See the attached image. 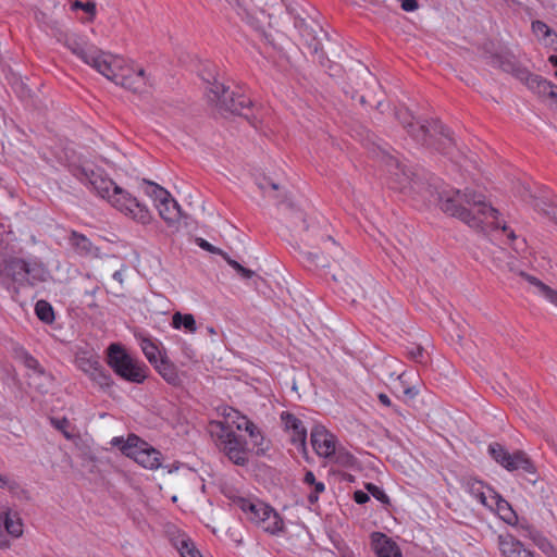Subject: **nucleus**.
I'll return each mask as SVG.
<instances>
[{"label": "nucleus", "mask_w": 557, "mask_h": 557, "mask_svg": "<svg viewBox=\"0 0 557 557\" xmlns=\"http://www.w3.org/2000/svg\"><path fill=\"white\" fill-rule=\"evenodd\" d=\"M436 194L438 206L445 214L459 219L476 232L498 226L499 211L486 202L484 195L471 188H443Z\"/></svg>", "instance_id": "obj_1"}, {"label": "nucleus", "mask_w": 557, "mask_h": 557, "mask_svg": "<svg viewBox=\"0 0 557 557\" xmlns=\"http://www.w3.org/2000/svg\"><path fill=\"white\" fill-rule=\"evenodd\" d=\"M73 175L82 183L89 185L99 197L106 199L125 215L141 224H148L151 221V213L148 208L127 190L117 186L102 171L77 166L73 169Z\"/></svg>", "instance_id": "obj_2"}, {"label": "nucleus", "mask_w": 557, "mask_h": 557, "mask_svg": "<svg viewBox=\"0 0 557 557\" xmlns=\"http://www.w3.org/2000/svg\"><path fill=\"white\" fill-rule=\"evenodd\" d=\"M288 222L294 244L310 262L325 268L343 256L342 247L331 236H319L314 228L310 230L302 211L293 210Z\"/></svg>", "instance_id": "obj_3"}, {"label": "nucleus", "mask_w": 557, "mask_h": 557, "mask_svg": "<svg viewBox=\"0 0 557 557\" xmlns=\"http://www.w3.org/2000/svg\"><path fill=\"white\" fill-rule=\"evenodd\" d=\"M396 119L413 140L428 148L435 149L443 154L450 156L455 149V141L438 120L414 121L411 112L407 109H399L395 113Z\"/></svg>", "instance_id": "obj_4"}, {"label": "nucleus", "mask_w": 557, "mask_h": 557, "mask_svg": "<svg viewBox=\"0 0 557 557\" xmlns=\"http://www.w3.org/2000/svg\"><path fill=\"white\" fill-rule=\"evenodd\" d=\"M96 70L108 79L134 94H143L147 90L144 69H134L121 57L104 55L97 62Z\"/></svg>", "instance_id": "obj_5"}, {"label": "nucleus", "mask_w": 557, "mask_h": 557, "mask_svg": "<svg viewBox=\"0 0 557 557\" xmlns=\"http://www.w3.org/2000/svg\"><path fill=\"white\" fill-rule=\"evenodd\" d=\"M376 158L385 166L389 183L394 189L407 194H433L432 186L424 182L420 174L400 162L385 150H379Z\"/></svg>", "instance_id": "obj_6"}, {"label": "nucleus", "mask_w": 557, "mask_h": 557, "mask_svg": "<svg viewBox=\"0 0 557 557\" xmlns=\"http://www.w3.org/2000/svg\"><path fill=\"white\" fill-rule=\"evenodd\" d=\"M206 96L209 104L221 113H232L249 119L246 111L250 110L251 100L240 92L237 86L213 78L208 83Z\"/></svg>", "instance_id": "obj_7"}, {"label": "nucleus", "mask_w": 557, "mask_h": 557, "mask_svg": "<svg viewBox=\"0 0 557 557\" xmlns=\"http://www.w3.org/2000/svg\"><path fill=\"white\" fill-rule=\"evenodd\" d=\"M500 69L519 79L529 90L557 108V86L523 66L513 55L499 58Z\"/></svg>", "instance_id": "obj_8"}, {"label": "nucleus", "mask_w": 557, "mask_h": 557, "mask_svg": "<svg viewBox=\"0 0 557 557\" xmlns=\"http://www.w3.org/2000/svg\"><path fill=\"white\" fill-rule=\"evenodd\" d=\"M4 271L20 286H35L50 277L48 269L38 261L11 258L5 262Z\"/></svg>", "instance_id": "obj_9"}, {"label": "nucleus", "mask_w": 557, "mask_h": 557, "mask_svg": "<svg viewBox=\"0 0 557 557\" xmlns=\"http://www.w3.org/2000/svg\"><path fill=\"white\" fill-rule=\"evenodd\" d=\"M111 443L113 446H119L125 456L133 458L146 469L154 470L161 466L160 451L134 434L128 435L125 441L122 437H114Z\"/></svg>", "instance_id": "obj_10"}, {"label": "nucleus", "mask_w": 557, "mask_h": 557, "mask_svg": "<svg viewBox=\"0 0 557 557\" xmlns=\"http://www.w3.org/2000/svg\"><path fill=\"white\" fill-rule=\"evenodd\" d=\"M211 432L215 433L219 445L225 456L237 466H245L248 461L246 441L238 436L224 422H212Z\"/></svg>", "instance_id": "obj_11"}, {"label": "nucleus", "mask_w": 557, "mask_h": 557, "mask_svg": "<svg viewBox=\"0 0 557 557\" xmlns=\"http://www.w3.org/2000/svg\"><path fill=\"white\" fill-rule=\"evenodd\" d=\"M108 363L116 374L126 381L141 383L146 379L145 368L116 344L109 347Z\"/></svg>", "instance_id": "obj_12"}, {"label": "nucleus", "mask_w": 557, "mask_h": 557, "mask_svg": "<svg viewBox=\"0 0 557 557\" xmlns=\"http://www.w3.org/2000/svg\"><path fill=\"white\" fill-rule=\"evenodd\" d=\"M488 453L506 470L516 471L521 469L531 475L528 479L529 482L533 484L536 482L535 467L524 451L518 450L510 454L503 445L492 443L488 446Z\"/></svg>", "instance_id": "obj_13"}, {"label": "nucleus", "mask_w": 557, "mask_h": 557, "mask_svg": "<svg viewBox=\"0 0 557 557\" xmlns=\"http://www.w3.org/2000/svg\"><path fill=\"white\" fill-rule=\"evenodd\" d=\"M143 183L150 187L146 194L154 200L160 218L168 225H174L178 222L181 219V207L171 194L165 188L145 178Z\"/></svg>", "instance_id": "obj_14"}, {"label": "nucleus", "mask_w": 557, "mask_h": 557, "mask_svg": "<svg viewBox=\"0 0 557 557\" xmlns=\"http://www.w3.org/2000/svg\"><path fill=\"white\" fill-rule=\"evenodd\" d=\"M64 44L73 54L94 69H96L97 62L103 59L104 55H111L96 49H87L86 42L76 35H66Z\"/></svg>", "instance_id": "obj_15"}, {"label": "nucleus", "mask_w": 557, "mask_h": 557, "mask_svg": "<svg viewBox=\"0 0 557 557\" xmlns=\"http://www.w3.org/2000/svg\"><path fill=\"white\" fill-rule=\"evenodd\" d=\"M310 442L315 453L327 458L335 453V437L323 425H314L310 433Z\"/></svg>", "instance_id": "obj_16"}, {"label": "nucleus", "mask_w": 557, "mask_h": 557, "mask_svg": "<svg viewBox=\"0 0 557 557\" xmlns=\"http://www.w3.org/2000/svg\"><path fill=\"white\" fill-rule=\"evenodd\" d=\"M237 14L242 17V20L246 21L248 25L260 32L270 44H273V41L270 39V35L265 30V25L269 24V16L263 10L251 11L249 8L238 1Z\"/></svg>", "instance_id": "obj_17"}, {"label": "nucleus", "mask_w": 557, "mask_h": 557, "mask_svg": "<svg viewBox=\"0 0 557 557\" xmlns=\"http://www.w3.org/2000/svg\"><path fill=\"white\" fill-rule=\"evenodd\" d=\"M497 544L504 557H534L533 553L524 548L523 544L510 533L498 534Z\"/></svg>", "instance_id": "obj_18"}, {"label": "nucleus", "mask_w": 557, "mask_h": 557, "mask_svg": "<svg viewBox=\"0 0 557 557\" xmlns=\"http://www.w3.org/2000/svg\"><path fill=\"white\" fill-rule=\"evenodd\" d=\"M234 504L247 515L250 521L258 525L262 522V518L267 517L272 509V507L258 499L251 500L238 497L234 500Z\"/></svg>", "instance_id": "obj_19"}, {"label": "nucleus", "mask_w": 557, "mask_h": 557, "mask_svg": "<svg viewBox=\"0 0 557 557\" xmlns=\"http://www.w3.org/2000/svg\"><path fill=\"white\" fill-rule=\"evenodd\" d=\"M371 545L377 557H403L399 546L386 534L373 532Z\"/></svg>", "instance_id": "obj_20"}, {"label": "nucleus", "mask_w": 557, "mask_h": 557, "mask_svg": "<svg viewBox=\"0 0 557 557\" xmlns=\"http://www.w3.org/2000/svg\"><path fill=\"white\" fill-rule=\"evenodd\" d=\"M281 419L285 425V429L290 434V440L294 444H298L301 448H305L306 438H307V430L304 426L302 422L296 418L294 414L289 412H283L281 414Z\"/></svg>", "instance_id": "obj_21"}, {"label": "nucleus", "mask_w": 557, "mask_h": 557, "mask_svg": "<svg viewBox=\"0 0 557 557\" xmlns=\"http://www.w3.org/2000/svg\"><path fill=\"white\" fill-rule=\"evenodd\" d=\"M70 244L76 253L86 258H100V249L95 246L85 235L75 231L71 233Z\"/></svg>", "instance_id": "obj_22"}, {"label": "nucleus", "mask_w": 557, "mask_h": 557, "mask_svg": "<svg viewBox=\"0 0 557 557\" xmlns=\"http://www.w3.org/2000/svg\"><path fill=\"white\" fill-rule=\"evenodd\" d=\"M465 488L470 496L475 498L483 506L493 509L490 495L495 494V492L486 486L482 481L468 479L465 481Z\"/></svg>", "instance_id": "obj_23"}, {"label": "nucleus", "mask_w": 557, "mask_h": 557, "mask_svg": "<svg viewBox=\"0 0 557 557\" xmlns=\"http://www.w3.org/2000/svg\"><path fill=\"white\" fill-rule=\"evenodd\" d=\"M503 259L499 258L502 269H506L508 272L518 275L525 280L529 283V277H534L533 275L527 273L523 269V259L519 256H513L505 250L499 251Z\"/></svg>", "instance_id": "obj_24"}, {"label": "nucleus", "mask_w": 557, "mask_h": 557, "mask_svg": "<svg viewBox=\"0 0 557 557\" xmlns=\"http://www.w3.org/2000/svg\"><path fill=\"white\" fill-rule=\"evenodd\" d=\"M490 499L493 504V508L495 507L502 520L508 524H516L518 517L507 500L503 499L496 493L490 495Z\"/></svg>", "instance_id": "obj_25"}, {"label": "nucleus", "mask_w": 557, "mask_h": 557, "mask_svg": "<svg viewBox=\"0 0 557 557\" xmlns=\"http://www.w3.org/2000/svg\"><path fill=\"white\" fill-rule=\"evenodd\" d=\"M76 366L87 375L100 366L99 357L92 350H79L75 357Z\"/></svg>", "instance_id": "obj_26"}, {"label": "nucleus", "mask_w": 557, "mask_h": 557, "mask_svg": "<svg viewBox=\"0 0 557 557\" xmlns=\"http://www.w3.org/2000/svg\"><path fill=\"white\" fill-rule=\"evenodd\" d=\"M529 284L534 287V295L544 298L548 304L557 308V289L548 286L537 277H529Z\"/></svg>", "instance_id": "obj_27"}, {"label": "nucleus", "mask_w": 557, "mask_h": 557, "mask_svg": "<svg viewBox=\"0 0 557 557\" xmlns=\"http://www.w3.org/2000/svg\"><path fill=\"white\" fill-rule=\"evenodd\" d=\"M356 79V82H352L355 85L359 86V83H362L371 90L374 97L381 92V86L376 78L364 65L360 63L358 64Z\"/></svg>", "instance_id": "obj_28"}, {"label": "nucleus", "mask_w": 557, "mask_h": 557, "mask_svg": "<svg viewBox=\"0 0 557 557\" xmlns=\"http://www.w3.org/2000/svg\"><path fill=\"white\" fill-rule=\"evenodd\" d=\"M532 30L537 39L544 41L546 45H554L557 42V34L542 21L532 22Z\"/></svg>", "instance_id": "obj_29"}, {"label": "nucleus", "mask_w": 557, "mask_h": 557, "mask_svg": "<svg viewBox=\"0 0 557 557\" xmlns=\"http://www.w3.org/2000/svg\"><path fill=\"white\" fill-rule=\"evenodd\" d=\"M172 326L176 330L184 327L190 333L197 332V323L193 314L175 312L172 315Z\"/></svg>", "instance_id": "obj_30"}, {"label": "nucleus", "mask_w": 557, "mask_h": 557, "mask_svg": "<svg viewBox=\"0 0 557 557\" xmlns=\"http://www.w3.org/2000/svg\"><path fill=\"white\" fill-rule=\"evenodd\" d=\"M22 359L24 366L34 371V377L30 376L33 381L35 379H40L44 382H49L50 375L46 373V371L41 368L37 359H35L32 355H29L26 351L22 352Z\"/></svg>", "instance_id": "obj_31"}, {"label": "nucleus", "mask_w": 557, "mask_h": 557, "mask_svg": "<svg viewBox=\"0 0 557 557\" xmlns=\"http://www.w3.org/2000/svg\"><path fill=\"white\" fill-rule=\"evenodd\" d=\"M174 545L182 557H202L195 544L185 535L178 536L174 541Z\"/></svg>", "instance_id": "obj_32"}, {"label": "nucleus", "mask_w": 557, "mask_h": 557, "mask_svg": "<svg viewBox=\"0 0 557 557\" xmlns=\"http://www.w3.org/2000/svg\"><path fill=\"white\" fill-rule=\"evenodd\" d=\"M283 520L280 517V515L272 508L271 512L262 518V522L260 523V527L271 533L275 534L280 532L283 529Z\"/></svg>", "instance_id": "obj_33"}, {"label": "nucleus", "mask_w": 557, "mask_h": 557, "mask_svg": "<svg viewBox=\"0 0 557 557\" xmlns=\"http://www.w3.org/2000/svg\"><path fill=\"white\" fill-rule=\"evenodd\" d=\"M156 369L166 382L171 384H176L178 382L180 379L176 368L168 360L161 358L160 361L156 364Z\"/></svg>", "instance_id": "obj_34"}, {"label": "nucleus", "mask_w": 557, "mask_h": 557, "mask_svg": "<svg viewBox=\"0 0 557 557\" xmlns=\"http://www.w3.org/2000/svg\"><path fill=\"white\" fill-rule=\"evenodd\" d=\"M4 529L14 537L23 534V523L16 513L4 512Z\"/></svg>", "instance_id": "obj_35"}, {"label": "nucleus", "mask_w": 557, "mask_h": 557, "mask_svg": "<svg viewBox=\"0 0 557 557\" xmlns=\"http://www.w3.org/2000/svg\"><path fill=\"white\" fill-rule=\"evenodd\" d=\"M140 347L146 356V358L149 360L150 363L157 364L159 360L160 351L157 347V345L149 338H141L140 341Z\"/></svg>", "instance_id": "obj_36"}, {"label": "nucleus", "mask_w": 557, "mask_h": 557, "mask_svg": "<svg viewBox=\"0 0 557 557\" xmlns=\"http://www.w3.org/2000/svg\"><path fill=\"white\" fill-rule=\"evenodd\" d=\"M35 311L38 319H40L45 323H51L54 320L53 309L51 305L46 300L37 301L35 306Z\"/></svg>", "instance_id": "obj_37"}, {"label": "nucleus", "mask_w": 557, "mask_h": 557, "mask_svg": "<svg viewBox=\"0 0 557 557\" xmlns=\"http://www.w3.org/2000/svg\"><path fill=\"white\" fill-rule=\"evenodd\" d=\"M356 265V262L355 260H350L346 263V268H343L342 269V272H339L338 274H334L333 275V278L335 281H338V282H344L347 286H349L350 288H352L349 280H352L354 281V274H356V271H355V267Z\"/></svg>", "instance_id": "obj_38"}, {"label": "nucleus", "mask_w": 557, "mask_h": 557, "mask_svg": "<svg viewBox=\"0 0 557 557\" xmlns=\"http://www.w3.org/2000/svg\"><path fill=\"white\" fill-rule=\"evenodd\" d=\"M90 380H92L95 383H97L101 388L110 387L111 376L108 374L101 366L97 367L95 371L91 372V374L88 375Z\"/></svg>", "instance_id": "obj_39"}, {"label": "nucleus", "mask_w": 557, "mask_h": 557, "mask_svg": "<svg viewBox=\"0 0 557 557\" xmlns=\"http://www.w3.org/2000/svg\"><path fill=\"white\" fill-rule=\"evenodd\" d=\"M224 418L223 421L231 430H233V426H235L238 430V424L240 423V419H248L245 416H242L237 410L233 408H228L224 410Z\"/></svg>", "instance_id": "obj_40"}, {"label": "nucleus", "mask_w": 557, "mask_h": 557, "mask_svg": "<svg viewBox=\"0 0 557 557\" xmlns=\"http://www.w3.org/2000/svg\"><path fill=\"white\" fill-rule=\"evenodd\" d=\"M50 423L60 431L67 440H71L73 435L69 432L70 421L66 418H50Z\"/></svg>", "instance_id": "obj_41"}, {"label": "nucleus", "mask_w": 557, "mask_h": 557, "mask_svg": "<svg viewBox=\"0 0 557 557\" xmlns=\"http://www.w3.org/2000/svg\"><path fill=\"white\" fill-rule=\"evenodd\" d=\"M512 251L519 256L521 259L527 258V253L529 251L528 243L525 238H519L510 244Z\"/></svg>", "instance_id": "obj_42"}, {"label": "nucleus", "mask_w": 557, "mask_h": 557, "mask_svg": "<svg viewBox=\"0 0 557 557\" xmlns=\"http://www.w3.org/2000/svg\"><path fill=\"white\" fill-rule=\"evenodd\" d=\"M530 539L544 552L553 548L548 540L537 531H530Z\"/></svg>", "instance_id": "obj_43"}, {"label": "nucleus", "mask_w": 557, "mask_h": 557, "mask_svg": "<svg viewBox=\"0 0 557 557\" xmlns=\"http://www.w3.org/2000/svg\"><path fill=\"white\" fill-rule=\"evenodd\" d=\"M366 488L367 491L374 497L376 498L377 500H380L381 503L383 504H389V498L388 496L385 494V492L380 488L379 486L372 484V483H368L366 484Z\"/></svg>", "instance_id": "obj_44"}, {"label": "nucleus", "mask_w": 557, "mask_h": 557, "mask_svg": "<svg viewBox=\"0 0 557 557\" xmlns=\"http://www.w3.org/2000/svg\"><path fill=\"white\" fill-rule=\"evenodd\" d=\"M240 423L238 424V430H245L250 437L256 438L260 435L258 428L249 419H240Z\"/></svg>", "instance_id": "obj_45"}, {"label": "nucleus", "mask_w": 557, "mask_h": 557, "mask_svg": "<svg viewBox=\"0 0 557 557\" xmlns=\"http://www.w3.org/2000/svg\"><path fill=\"white\" fill-rule=\"evenodd\" d=\"M495 228H500L506 234L510 244H512L513 242H516L518 239V236L516 235L515 231L511 230L509 226H507L506 223H502L499 220H498V226L488 227L484 233H486L491 230H495Z\"/></svg>", "instance_id": "obj_46"}, {"label": "nucleus", "mask_w": 557, "mask_h": 557, "mask_svg": "<svg viewBox=\"0 0 557 557\" xmlns=\"http://www.w3.org/2000/svg\"><path fill=\"white\" fill-rule=\"evenodd\" d=\"M231 267L244 278H251L255 275L252 270L243 267L237 261H232Z\"/></svg>", "instance_id": "obj_47"}, {"label": "nucleus", "mask_w": 557, "mask_h": 557, "mask_svg": "<svg viewBox=\"0 0 557 557\" xmlns=\"http://www.w3.org/2000/svg\"><path fill=\"white\" fill-rule=\"evenodd\" d=\"M73 8L74 9H82L85 12H87L88 14H90L91 16H95V14H96V3L91 2V1H88L86 3H83L81 1H75L73 3Z\"/></svg>", "instance_id": "obj_48"}, {"label": "nucleus", "mask_w": 557, "mask_h": 557, "mask_svg": "<svg viewBox=\"0 0 557 557\" xmlns=\"http://www.w3.org/2000/svg\"><path fill=\"white\" fill-rule=\"evenodd\" d=\"M196 242H197V245L206 251H209L211 253H221L220 248L211 245L209 242H207L203 238H197Z\"/></svg>", "instance_id": "obj_49"}, {"label": "nucleus", "mask_w": 557, "mask_h": 557, "mask_svg": "<svg viewBox=\"0 0 557 557\" xmlns=\"http://www.w3.org/2000/svg\"><path fill=\"white\" fill-rule=\"evenodd\" d=\"M313 486H314V493H311L308 496V500L310 504H314L318 500V494L322 493L325 488V486L322 482H315L313 484Z\"/></svg>", "instance_id": "obj_50"}, {"label": "nucleus", "mask_w": 557, "mask_h": 557, "mask_svg": "<svg viewBox=\"0 0 557 557\" xmlns=\"http://www.w3.org/2000/svg\"><path fill=\"white\" fill-rule=\"evenodd\" d=\"M408 354L411 359L421 361V358L423 357V348L421 346H416Z\"/></svg>", "instance_id": "obj_51"}, {"label": "nucleus", "mask_w": 557, "mask_h": 557, "mask_svg": "<svg viewBox=\"0 0 557 557\" xmlns=\"http://www.w3.org/2000/svg\"><path fill=\"white\" fill-rule=\"evenodd\" d=\"M354 499L357 504H366L370 497L367 493L362 492V491H356L355 494H354Z\"/></svg>", "instance_id": "obj_52"}, {"label": "nucleus", "mask_w": 557, "mask_h": 557, "mask_svg": "<svg viewBox=\"0 0 557 557\" xmlns=\"http://www.w3.org/2000/svg\"><path fill=\"white\" fill-rule=\"evenodd\" d=\"M517 529L520 531L521 535L529 536L530 537V531H535L531 525L528 523H518V521L515 524Z\"/></svg>", "instance_id": "obj_53"}, {"label": "nucleus", "mask_w": 557, "mask_h": 557, "mask_svg": "<svg viewBox=\"0 0 557 557\" xmlns=\"http://www.w3.org/2000/svg\"><path fill=\"white\" fill-rule=\"evenodd\" d=\"M403 393L408 398H414L419 394V391L416 387H405Z\"/></svg>", "instance_id": "obj_54"}, {"label": "nucleus", "mask_w": 557, "mask_h": 557, "mask_svg": "<svg viewBox=\"0 0 557 557\" xmlns=\"http://www.w3.org/2000/svg\"><path fill=\"white\" fill-rule=\"evenodd\" d=\"M304 482L308 485H313L315 481V476L312 471H307L304 478Z\"/></svg>", "instance_id": "obj_55"}, {"label": "nucleus", "mask_w": 557, "mask_h": 557, "mask_svg": "<svg viewBox=\"0 0 557 557\" xmlns=\"http://www.w3.org/2000/svg\"><path fill=\"white\" fill-rule=\"evenodd\" d=\"M379 400L384 406H387V407L392 406V401L386 394H383V393L379 394Z\"/></svg>", "instance_id": "obj_56"}, {"label": "nucleus", "mask_w": 557, "mask_h": 557, "mask_svg": "<svg viewBox=\"0 0 557 557\" xmlns=\"http://www.w3.org/2000/svg\"><path fill=\"white\" fill-rule=\"evenodd\" d=\"M337 458H338V459H342V461H341V462H342V463H345V465H346V463L351 462V460H352V456H351V455H348V454H345V455H341V454H339Z\"/></svg>", "instance_id": "obj_57"}, {"label": "nucleus", "mask_w": 557, "mask_h": 557, "mask_svg": "<svg viewBox=\"0 0 557 557\" xmlns=\"http://www.w3.org/2000/svg\"><path fill=\"white\" fill-rule=\"evenodd\" d=\"M394 375H397V380L403 384L405 383V373L404 372H400V373H397L396 371H391L389 372V376H394Z\"/></svg>", "instance_id": "obj_58"}, {"label": "nucleus", "mask_w": 557, "mask_h": 557, "mask_svg": "<svg viewBox=\"0 0 557 557\" xmlns=\"http://www.w3.org/2000/svg\"><path fill=\"white\" fill-rule=\"evenodd\" d=\"M226 262L227 264L231 267V262L232 261H235L234 259H232L226 252H224L222 249H221V253H219Z\"/></svg>", "instance_id": "obj_59"}, {"label": "nucleus", "mask_w": 557, "mask_h": 557, "mask_svg": "<svg viewBox=\"0 0 557 557\" xmlns=\"http://www.w3.org/2000/svg\"><path fill=\"white\" fill-rule=\"evenodd\" d=\"M98 289H99V287L95 286L91 289L85 290V295L92 298Z\"/></svg>", "instance_id": "obj_60"}, {"label": "nucleus", "mask_w": 557, "mask_h": 557, "mask_svg": "<svg viewBox=\"0 0 557 557\" xmlns=\"http://www.w3.org/2000/svg\"><path fill=\"white\" fill-rule=\"evenodd\" d=\"M113 278L115 281H117L119 283H122L123 282V274H122V272L121 271H115L113 273Z\"/></svg>", "instance_id": "obj_61"}, {"label": "nucleus", "mask_w": 557, "mask_h": 557, "mask_svg": "<svg viewBox=\"0 0 557 557\" xmlns=\"http://www.w3.org/2000/svg\"><path fill=\"white\" fill-rule=\"evenodd\" d=\"M9 484V480L5 476L0 475V487H4Z\"/></svg>", "instance_id": "obj_62"}, {"label": "nucleus", "mask_w": 557, "mask_h": 557, "mask_svg": "<svg viewBox=\"0 0 557 557\" xmlns=\"http://www.w3.org/2000/svg\"><path fill=\"white\" fill-rule=\"evenodd\" d=\"M549 63H552L554 66H557V55H550L548 58Z\"/></svg>", "instance_id": "obj_63"}, {"label": "nucleus", "mask_w": 557, "mask_h": 557, "mask_svg": "<svg viewBox=\"0 0 557 557\" xmlns=\"http://www.w3.org/2000/svg\"><path fill=\"white\" fill-rule=\"evenodd\" d=\"M35 386H36L37 389L42 391V388L45 387V384L44 383H38Z\"/></svg>", "instance_id": "obj_64"}]
</instances>
